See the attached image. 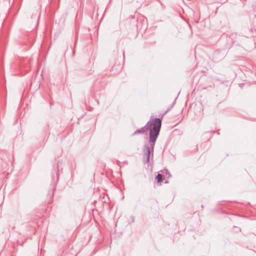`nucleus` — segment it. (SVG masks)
Masks as SVG:
<instances>
[{
  "mask_svg": "<svg viewBox=\"0 0 256 256\" xmlns=\"http://www.w3.org/2000/svg\"><path fill=\"white\" fill-rule=\"evenodd\" d=\"M160 124L158 128H153L150 131V136L148 144H145L142 148L143 162L144 164L152 163L154 154V148L160 132Z\"/></svg>",
  "mask_w": 256,
  "mask_h": 256,
  "instance_id": "f257e3e1",
  "label": "nucleus"
},
{
  "mask_svg": "<svg viewBox=\"0 0 256 256\" xmlns=\"http://www.w3.org/2000/svg\"><path fill=\"white\" fill-rule=\"evenodd\" d=\"M160 125V129L162 127V118H152V117L149 121L147 122L146 124L141 128L136 130L132 134V136H133L135 135L142 134L147 132L149 131V134H150V130L153 128H158V126Z\"/></svg>",
  "mask_w": 256,
  "mask_h": 256,
  "instance_id": "f03ea898",
  "label": "nucleus"
},
{
  "mask_svg": "<svg viewBox=\"0 0 256 256\" xmlns=\"http://www.w3.org/2000/svg\"><path fill=\"white\" fill-rule=\"evenodd\" d=\"M60 162H58L56 164L53 166V172L52 174V182L50 187L48 195L52 198L59 180Z\"/></svg>",
  "mask_w": 256,
  "mask_h": 256,
  "instance_id": "7ed1b4c3",
  "label": "nucleus"
},
{
  "mask_svg": "<svg viewBox=\"0 0 256 256\" xmlns=\"http://www.w3.org/2000/svg\"><path fill=\"white\" fill-rule=\"evenodd\" d=\"M12 68L18 69L20 74H24L30 70V66L28 60H20L12 66Z\"/></svg>",
  "mask_w": 256,
  "mask_h": 256,
  "instance_id": "20e7f679",
  "label": "nucleus"
},
{
  "mask_svg": "<svg viewBox=\"0 0 256 256\" xmlns=\"http://www.w3.org/2000/svg\"><path fill=\"white\" fill-rule=\"evenodd\" d=\"M218 207L217 208L216 210L220 213L226 214H234L232 212H227L226 210H234V206L233 203L229 202L222 201L218 202Z\"/></svg>",
  "mask_w": 256,
  "mask_h": 256,
  "instance_id": "39448f33",
  "label": "nucleus"
},
{
  "mask_svg": "<svg viewBox=\"0 0 256 256\" xmlns=\"http://www.w3.org/2000/svg\"><path fill=\"white\" fill-rule=\"evenodd\" d=\"M36 33H26L22 44L27 46L29 49L33 45L36 36Z\"/></svg>",
  "mask_w": 256,
  "mask_h": 256,
  "instance_id": "423d86ee",
  "label": "nucleus"
},
{
  "mask_svg": "<svg viewBox=\"0 0 256 256\" xmlns=\"http://www.w3.org/2000/svg\"><path fill=\"white\" fill-rule=\"evenodd\" d=\"M51 34L52 33H44V34L42 35L43 40L42 44L43 46L44 50L46 52L45 56H47L51 46V43L48 42V38L51 37Z\"/></svg>",
  "mask_w": 256,
  "mask_h": 256,
  "instance_id": "0eeeda50",
  "label": "nucleus"
},
{
  "mask_svg": "<svg viewBox=\"0 0 256 256\" xmlns=\"http://www.w3.org/2000/svg\"><path fill=\"white\" fill-rule=\"evenodd\" d=\"M226 54V50L224 49L218 50L215 51L213 54V60L218 62L224 58Z\"/></svg>",
  "mask_w": 256,
  "mask_h": 256,
  "instance_id": "6e6552de",
  "label": "nucleus"
},
{
  "mask_svg": "<svg viewBox=\"0 0 256 256\" xmlns=\"http://www.w3.org/2000/svg\"><path fill=\"white\" fill-rule=\"evenodd\" d=\"M244 37L246 38V42H248V44L250 45V48H249V49L250 50H253L256 48V42H255V39L254 38V36H243Z\"/></svg>",
  "mask_w": 256,
  "mask_h": 256,
  "instance_id": "1a4fd4ad",
  "label": "nucleus"
},
{
  "mask_svg": "<svg viewBox=\"0 0 256 256\" xmlns=\"http://www.w3.org/2000/svg\"><path fill=\"white\" fill-rule=\"evenodd\" d=\"M156 180H157V183L159 185H161L162 183L163 182L164 178H162V175L159 172L156 176Z\"/></svg>",
  "mask_w": 256,
  "mask_h": 256,
  "instance_id": "9d476101",
  "label": "nucleus"
},
{
  "mask_svg": "<svg viewBox=\"0 0 256 256\" xmlns=\"http://www.w3.org/2000/svg\"><path fill=\"white\" fill-rule=\"evenodd\" d=\"M161 172H162V175L164 176H168V178L172 177V175L171 174H170V172L168 171V170L166 168H164V170H161Z\"/></svg>",
  "mask_w": 256,
  "mask_h": 256,
  "instance_id": "9b49d317",
  "label": "nucleus"
},
{
  "mask_svg": "<svg viewBox=\"0 0 256 256\" xmlns=\"http://www.w3.org/2000/svg\"><path fill=\"white\" fill-rule=\"evenodd\" d=\"M128 221L129 224L134 223V216H130L129 218L128 219Z\"/></svg>",
  "mask_w": 256,
  "mask_h": 256,
  "instance_id": "f8f14e48",
  "label": "nucleus"
},
{
  "mask_svg": "<svg viewBox=\"0 0 256 256\" xmlns=\"http://www.w3.org/2000/svg\"><path fill=\"white\" fill-rule=\"evenodd\" d=\"M172 108L171 107H170L167 110L166 112H165L163 114H162L161 116H160V118H162H162H163V117L164 116V115L166 113L168 112L169 110H171Z\"/></svg>",
  "mask_w": 256,
  "mask_h": 256,
  "instance_id": "ddd939ff",
  "label": "nucleus"
},
{
  "mask_svg": "<svg viewBox=\"0 0 256 256\" xmlns=\"http://www.w3.org/2000/svg\"><path fill=\"white\" fill-rule=\"evenodd\" d=\"M78 40V35L76 34L75 36V40H74V47H76V42Z\"/></svg>",
  "mask_w": 256,
  "mask_h": 256,
  "instance_id": "4468645a",
  "label": "nucleus"
},
{
  "mask_svg": "<svg viewBox=\"0 0 256 256\" xmlns=\"http://www.w3.org/2000/svg\"><path fill=\"white\" fill-rule=\"evenodd\" d=\"M176 98H176L175 99L174 102H172V106H170L171 108H172L174 106L175 104Z\"/></svg>",
  "mask_w": 256,
  "mask_h": 256,
  "instance_id": "2eb2a0df",
  "label": "nucleus"
},
{
  "mask_svg": "<svg viewBox=\"0 0 256 256\" xmlns=\"http://www.w3.org/2000/svg\"><path fill=\"white\" fill-rule=\"evenodd\" d=\"M75 54V50L74 48L72 49V56H74Z\"/></svg>",
  "mask_w": 256,
  "mask_h": 256,
  "instance_id": "dca6fc26",
  "label": "nucleus"
},
{
  "mask_svg": "<svg viewBox=\"0 0 256 256\" xmlns=\"http://www.w3.org/2000/svg\"><path fill=\"white\" fill-rule=\"evenodd\" d=\"M192 36V33H190V34L189 36L190 38H191Z\"/></svg>",
  "mask_w": 256,
  "mask_h": 256,
  "instance_id": "f3484780",
  "label": "nucleus"
},
{
  "mask_svg": "<svg viewBox=\"0 0 256 256\" xmlns=\"http://www.w3.org/2000/svg\"><path fill=\"white\" fill-rule=\"evenodd\" d=\"M96 102L97 104H99V102L98 100H96Z\"/></svg>",
  "mask_w": 256,
  "mask_h": 256,
  "instance_id": "a211bd4d",
  "label": "nucleus"
},
{
  "mask_svg": "<svg viewBox=\"0 0 256 256\" xmlns=\"http://www.w3.org/2000/svg\"><path fill=\"white\" fill-rule=\"evenodd\" d=\"M119 163H120V162L119 160H117L116 164H119Z\"/></svg>",
  "mask_w": 256,
  "mask_h": 256,
  "instance_id": "6ab92c4d",
  "label": "nucleus"
},
{
  "mask_svg": "<svg viewBox=\"0 0 256 256\" xmlns=\"http://www.w3.org/2000/svg\"><path fill=\"white\" fill-rule=\"evenodd\" d=\"M168 180H166L164 182L165 184H168Z\"/></svg>",
  "mask_w": 256,
  "mask_h": 256,
  "instance_id": "aec40b11",
  "label": "nucleus"
},
{
  "mask_svg": "<svg viewBox=\"0 0 256 256\" xmlns=\"http://www.w3.org/2000/svg\"><path fill=\"white\" fill-rule=\"evenodd\" d=\"M123 56H124V52H123Z\"/></svg>",
  "mask_w": 256,
  "mask_h": 256,
  "instance_id": "412c9836",
  "label": "nucleus"
},
{
  "mask_svg": "<svg viewBox=\"0 0 256 256\" xmlns=\"http://www.w3.org/2000/svg\"><path fill=\"white\" fill-rule=\"evenodd\" d=\"M138 33H137L136 35V37H137L138 36Z\"/></svg>",
  "mask_w": 256,
  "mask_h": 256,
  "instance_id": "4be33fe9",
  "label": "nucleus"
},
{
  "mask_svg": "<svg viewBox=\"0 0 256 256\" xmlns=\"http://www.w3.org/2000/svg\"><path fill=\"white\" fill-rule=\"evenodd\" d=\"M209 133V132H206V133H204V134H208Z\"/></svg>",
  "mask_w": 256,
  "mask_h": 256,
  "instance_id": "5701e85b",
  "label": "nucleus"
},
{
  "mask_svg": "<svg viewBox=\"0 0 256 256\" xmlns=\"http://www.w3.org/2000/svg\"><path fill=\"white\" fill-rule=\"evenodd\" d=\"M249 211H250V212H252V210H249Z\"/></svg>",
  "mask_w": 256,
  "mask_h": 256,
  "instance_id": "b1692460",
  "label": "nucleus"
},
{
  "mask_svg": "<svg viewBox=\"0 0 256 256\" xmlns=\"http://www.w3.org/2000/svg\"><path fill=\"white\" fill-rule=\"evenodd\" d=\"M141 36H142V33H141Z\"/></svg>",
  "mask_w": 256,
  "mask_h": 256,
  "instance_id": "393cba45",
  "label": "nucleus"
},
{
  "mask_svg": "<svg viewBox=\"0 0 256 256\" xmlns=\"http://www.w3.org/2000/svg\"><path fill=\"white\" fill-rule=\"evenodd\" d=\"M217 134H220L219 132H217Z\"/></svg>",
  "mask_w": 256,
  "mask_h": 256,
  "instance_id": "a878e982",
  "label": "nucleus"
}]
</instances>
